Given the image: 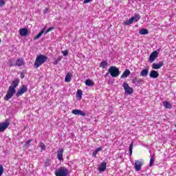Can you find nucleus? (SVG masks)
Here are the masks:
<instances>
[{"instance_id": "obj_6", "label": "nucleus", "mask_w": 176, "mask_h": 176, "mask_svg": "<svg viewBox=\"0 0 176 176\" xmlns=\"http://www.w3.org/2000/svg\"><path fill=\"white\" fill-rule=\"evenodd\" d=\"M144 166V160L140 159L139 160L135 161V166L134 168L135 171H141V168Z\"/></svg>"}, {"instance_id": "obj_27", "label": "nucleus", "mask_w": 176, "mask_h": 176, "mask_svg": "<svg viewBox=\"0 0 176 176\" xmlns=\"http://www.w3.org/2000/svg\"><path fill=\"white\" fill-rule=\"evenodd\" d=\"M9 67H16V62L13 59H10L8 61Z\"/></svg>"}, {"instance_id": "obj_16", "label": "nucleus", "mask_w": 176, "mask_h": 176, "mask_svg": "<svg viewBox=\"0 0 176 176\" xmlns=\"http://www.w3.org/2000/svg\"><path fill=\"white\" fill-rule=\"evenodd\" d=\"M162 104L166 109H171V108H173V104H171L170 102L164 101Z\"/></svg>"}, {"instance_id": "obj_15", "label": "nucleus", "mask_w": 176, "mask_h": 176, "mask_svg": "<svg viewBox=\"0 0 176 176\" xmlns=\"http://www.w3.org/2000/svg\"><path fill=\"white\" fill-rule=\"evenodd\" d=\"M150 78H153V79L159 78V72H157L156 70L151 71L150 73Z\"/></svg>"}, {"instance_id": "obj_29", "label": "nucleus", "mask_w": 176, "mask_h": 176, "mask_svg": "<svg viewBox=\"0 0 176 176\" xmlns=\"http://www.w3.org/2000/svg\"><path fill=\"white\" fill-rule=\"evenodd\" d=\"M133 23H134V22H133L132 18L130 19H128V20H126V21H124V24L125 25H130V24H133Z\"/></svg>"}, {"instance_id": "obj_22", "label": "nucleus", "mask_w": 176, "mask_h": 176, "mask_svg": "<svg viewBox=\"0 0 176 176\" xmlns=\"http://www.w3.org/2000/svg\"><path fill=\"white\" fill-rule=\"evenodd\" d=\"M100 67L103 69L107 68L108 67V62H107V60H102L100 64Z\"/></svg>"}, {"instance_id": "obj_9", "label": "nucleus", "mask_w": 176, "mask_h": 176, "mask_svg": "<svg viewBox=\"0 0 176 176\" xmlns=\"http://www.w3.org/2000/svg\"><path fill=\"white\" fill-rule=\"evenodd\" d=\"M9 121L6 120V122L0 124V132L2 133L6 129H8L9 127Z\"/></svg>"}, {"instance_id": "obj_11", "label": "nucleus", "mask_w": 176, "mask_h": 176, "mask_svg": "<svg viewBox=\"0 0 176 176\" xmlns=\"http://www.w3.org/2000/svg\"><path fill=\"white\" fill-rule=\"evenodd\" d=\"M164 65L163 62L160 61L158 63H154L152 65L153 69H160Z\"/></svg>"}, {"instance_id": "obj_39", "label": "nucleus", "mask_w": 176, "mask_h": 176, "mask_svg": "<svg viewBox=\"0 0 176 176\" xmlns=\"http://www.w3.org/2000/svg\"><path fill=\"white\" fill-rule=\"evenodd\" d=\"M52 30H53V28H48L46 32H45V34H47L48 32H50V31H52Z\"/></svg>"}, {"instance_id": "obj_8", "label": "nucleus", "mask_w": 176, "mask_h": 176, "mask_svg": "<svg viewBox=\"0 0 176 176\" xmlns=\"http://www.w3.org/2000/svg\"><path fill=\"white\" fill-rule=\"evenodd\" d=\"M157 56H159V53L157 51L153 52L149 56L148 61L149 63H153L157 58Z\"/></svg>"}, {"instance_id": "obj_43", "label": "nucleus", "mask_w": 176, "mask_h": 176, "mask_svg": "<svg viewBox=\"0 0 176 176\" xmlns=\"http://www.w3.org/2000/svg\"><path fill=\"white\" fill-rule=\"evenodd\" d=\"M50 164H45V166H49Z\"/></svg>"}, {"instance_id": "obj_2", "label": "nucleus", "mask_w": 176, "mask_h": 176, "mask_svg": "<svg viewBox=\"0 0 176 176\" xmlns=\"http://www.w3.org/2000/svg\"><path fill=\"white\" fill-rule=\"evenodd\" d=\"M68 168L65 166H62L55 170V175L56 176H68Z\"/></svg>"}, {"instance_id": "obj_30", "label": "nucleus", "mask_w": 176, "mask_h": 176, "mask_svg": "<svg viewBox=\"0 0 176 176\" xmlns=\"http://www.w3.org/2000/svg\"><path fill=\"white\" fill-rule=\"evenodd\" d=\"M71 78H72V75L71 74H67L65 78V82H71Z\"/></svg>"}, {"instance_id": "obj_12", "label": "nucleus", "mask_w": 176, "mask_h": 176, "mask_svg": "<svg viewBox=\"0 0 176 176\" xmlns=\"http://www.w3.org/2000/svg\"><path fill=\"white\" fill-rule=\"evenodd\" d=\"M64 154V149L63 148H59L58 152H57V157L58 160L61 162V160H63V155Z\"/></svg>"}, {"instance_id": "obj_7", "label": "nucleus", "mask_w": 176, "mask_h": 176, "mask_svg": "<svg viewBox=\"0 0 176 176\" xmlns=\"http://www.w3.org/2000/svg\"><path fill=\"white\" fill-rule=\"evenodd\" d=\"M27 90H28L27 85H22L16 92V96L20 97V96H23V94H24Z\"/></svg>"}, {"instance_id": "obj_3", "label": "nucleus", "mask_w": 176, "mask_h": 176, "mask_svg": "<svg viewBox=\"0 0 176 176\" xmlns=\"http://www.w3.org/2000/svg\"><path fill=\"white\" fill-rule=\"evenodd\" d=\"M109 72L112 78H118L120 75V71L116 66H111L109 68Z\"/></svg>"}, {"instance_id": "obj_1", "label": "nucleus", "mask_w": 176, "mask_h": 176, "mask_svg": "<svg viewBox=\"0 0 176 176\" xmlns=\"http://www.w3.org/2000/svg\"><path fill=\"white\" fill-rule=\"evenodd\" d=\"M47 61V56L45 55L40 54L38 55L35 60L34 62V68H39L41 65H43V64H45Z\"/></svg>"}, {"instance_id": "obj_13", "label": "nucleus", "mask_w": 176, "mask_h": 176, "mask_svg": "<svg viewBox=\"0 0 176 176\" xmlns=\"http://www.w3.org/2000/svg\"><path fill=\"white\" fill-rule=\"evenodd\" d=\"M19 35L21 36H27L28 35V30L27 28H21L19 30Z\"/></svg>"}, {"instance_id": "obj_40", "label": "nucleus", "mask_w": 176, "mask_h": 176, "mask_svg": "<svg viewBox=\"0 0 176 176\" xmlns=\"http://www.w3.org/2000/svg\"><path fill=\"white\" fill-rule=\"evenodd\" d=\"M92 156L94 157H97V153L96 151H94V153H92Z\"/></svg>"}, {"instance_id": "obj_28", "label": "nucleus", "mask_w": 176, "mask_h": 176, "mask_svg": "<svg viewBox=\"0 0 176 176\" xmlns=\"http://www.w3.org/2000/svg\"><path fill=\"white\" fill-rule=\"evenodd\" d=\"M148 69H143L140 73V75L142 76H148Z\"/></svg>"}, {"instance_id": "obj_21", "label": "nucleus", "mask_w": 176, "mask_h": 176, "mask_svg": "<svg viewBox=\"0 0 176 176\" xmlns=\"http://www.w3.org/2000/svg\"><path fill=\"white\" fill-rule=\"evenodd\" d=\"M140 19H141V16H140V14H135V15L132 17L133 23H137V21H138Z\"/></svg>"}, {"instance_id": "obj_35", "label": "nucleus", "mask_w": 176, "mask_h": 176, "mask_svg": "<svg viewBox=\"0 0 176 176\" xmlns=\"http://www.w3.org/2000/svg\"><path fill=\"white\" fill-rule=\"evenodd\" d=\"M3 174V166L0 164V176H2Z\"/></svg>"}, {"instance_id": "obj_41", "label": "nucleus", "mask_w": 176, "mask_h": 176, "mask_svg": "<svg viewBox=\"0 0 176 176\" xmlns=\"http://www.w3.org/2000/svg\"><path fill=\"white\" fill-rule=\"evenodd\" d=\"M44 14H46V13H47V12H49V8H45L44 10Z\"/></svg>"}, {"instance_id": "obj_4", "label": "nucleus", "mask_w": 176, "mask_h": 176, "mask_svg": "<svg viewBox=\"0 0 176 176\" xmlns=\"http://www.w3.org/2000/svg\"><path fill=\"white\" fill-rule=\"evenodd\" d=\"M15 94L16 89L12 88V87H9L7 94L4 97V100H6V101L10 100V98H12V97H13V96H14Z\"/></svg>"}, {"instance_id": "obj_10", "label": "nucleus", "mask_w": 176, "mask_h": 176, "mask_svg": "<svg viewBox=\"0 0 176 176\" xmlns=\"http://www.w3.org/2000/svg\"><path fill=\"white\" fill-rule=\"evenodd\" d=\"M72 113H73V115H80V116H86V113H85V111H83L82 110H79V109L72 110Z\"/></svg>"}, {"instance_id": "obj_33", "label": "nucleus", "mask_w": 176, "mask_h": 176, "mask_svg": "<svg viewBox=\"0 0 176 176\" xmlns=\"http://www.w3.org/2000/svg\"><path fill=\"white\" fill-rule=\"evenodd\" d=\"M40 148L41 149V151H45V149L46 148V146H45V144H43V142H41L40 143Z\"/></svg>"}, {"instance_id": "obj_14", "label": "nucleus", "mask_w": 176, "mask_h": 176, "mask_svg": "<svg viewBox=\"0 0 176 176\" xmlns=\"http://www.w3.org/2000/svg\"><path fill=\"white\" fill-rule=\"evenodd\" d=\"M98 170L100 173L105 171V170H107V162H102L99 166Z\"/></svg>"}, {"instance_id": "obj_37", "label": "nucleus", "mask_w": 176, "mask_h": 176, "mask_svg": "<svg viewBox=\"0 0 176 176\" xmlns=\"http://www.w3.org/2000/svg\"><path fill=\"white\" fill-rule=\"evenodd\" d=\"M5 6V0H0V8Z\"/></svg>"}, {"instance_id": "obj_20", "label": "nucleus", "mask_w": 176, "mask_h": 176, "mask_svg": "<svg viewBox=\"0 0 176 176\" xmlns=\"http://www.w3.org/2000/svg\"><path fill=\"white\" fill-rule=\"evenodd\" d=\"M131 72L129 69H126L123 74L121 75V79H124L126 78H127V76H129V75H130Z\"/></svg>"}, {"instance_id": "obj_24", "label": "nucleus", "mask_w": 176, "mask_h": 176, "mask_svg": "<svg viewBox=\"0 0 176 176\" xmlns=\"http://www.w3.org/2000/svg\"><path fill=\"white\" fill-rule=\"evenodd\" d=\"M85 85L86 86H88L89 87H91V86H94V82H93L90 79H87L85 81Z\"/></svg>"}, {"instance_id": "obj_25", "label": "nucleus", "mask_w": 176, "mask_h": 176, "mask_svg": "<svg viewBox=\"0 0 176 176\" xmlns=\"http://www.w3.org/2000/svg\"><path fill=\"white\" fill-rule=\"evenodd\" d=\"M62 59H63L62 56H58L57 58H54L53 64L54 65H57L58 64V63H60V61H61Z\"/></svg>"}, {"instance_id": "obj_26", "label": "nucleus", "mask_w": 176, "mask_h": 176, "mask_svg": "<svg viewBox=\"0 0 176 176\" xmlns=\"http://www.w3.org/2000/svg\"><path fill=\"white\" fill-rule=\"evenodd\" d=\"M31 142H32V140H28L23 146L24 149H28V148H30V146L31 145Z\"/></svg>"}, {"instance_id": "obj_34", "label": "nucleus", "mask_w": 176, "mask_h": 176, "mask_svg": "<svg viewBox=\"0 0 176 176\" xmlns=\"http://www.w3.org/2000/svg\"><path fill=\"white\" fill-rule=\"evenodd\" d=\"M153 163H155V160H153V157H151L150 158V167L153 166Z\"/></svg>"}, {"instance_id": "obj_5", "label": "nucleus", "mask_w": 176, "mask_h": 176, "mask_svg": "<svg viewBox=\"0 0 176 176\" xmlns=\"http://www.w3.org/2000/svg\"><path fill=\"white\" fill-rule=\"evenodd\" d=\"M122 87H124L125 94H127L128 96H130V94H133V93H134V89L133 87H131L126 82L122 83Z\"/></svg>"}, {"instance_id": "obj_17", "label": "nucleus", "mask_w": 176, "mask_h": 176, "mask_svg": "<svg viewBox=\"0 0 176 176\" xmlns=\"http://www.w3.org/2000/svg\"><path fill=\"white\" fill-rule=\"evenodd\" d=\"M45 31H46V28H43V29L41 30V32H39L35 37H34V40L36 41V39H39V38H41L42 36V35H43V34L45 33Z\"/></svg>"}, {"instance_id": "obj_45", "label": "nucleus", "mask_w": 176, "mask_h": 176, "mask_svg": "<svg viewBox=\"0 0 176 176\" xmlns=\"http://www.w3.org/2000/svg\"><path fill=\"white\" fill-rule=\"evenodd\" d=\"M175 127H176V125H175Z\"/></svg>"}, {"instance_id": "obj_32", "label": "nucleus", "mask_w": 176, "mask_h": 176, "mask_svg": "<svg viewBox=\"0 0 176 176\" xmlns=\"http://www.w3.org/2000/svg\"><path fill=\"white\" fill-rule=\"evenodd\" d=\"M129 155L130 156L133 155V142L129 145Z\"/></svg>"}, {"instance_id": "obj_23", "label": "nucleus", "mask_w": 176, "mask_h": 176, "mask_svg": "<svg viewBox=\"0 0 176 176\" xmlns=\"http://www.w3.org/2000/svg\"><path fill=\"white\" fill-rule=\"evenodd\" d=\"M83 94V91L81 89H78L76 93V98H78V100H82V96Z\"/></svg>"}, {"instance_id": "obj_42", "label": "nucleus", "mask_w": 176, "mask_h": 176, "mask_svg": "<svg viewBox=\"0 0 176 176\" xmlns=\"http://www.w3.org/2000/svg\"><path fill=\"white\" fill-rule=\"evenodd\" d=\"M21 79H24V74H21Z\"/></svg>"}, {"instance_id": "obj_36", "label": "nucleus", "mask_w": 176, "mask_h": 176, "mask_svg": "<svg viewBox=\"0 0 176 176\" xmlns=\"http://www.w3.org/2000/svg\"><path fill=\"white\" fill-rule=\"evenodd\" d=\"M61 53L65 57H67V56H68V50L62 51Z\"/></svg>"}, {"instance_id": "obj_44", "label": "nucleus", "mask_w": 176, "mask_h": 176, "mask_svg": "<svg viewBox=\"0 0 176 176\" xmlns=\"http://www.w3.org/2000/svg\"><path fill=\"white\" fill-rule=\"evenodd\" d=\"M0 43H1V39H0Z\"/></svg>"}, {"instance_id": "obj_19", "label": "nucleus", "mask_w": 176, "mask_h": 176, "mask_svg": "<svg viewBox=\"0 0 176 176\" xmlns=\"http://www.w3.org/2000/svg\"><path fill=\"white\" fill-rule=\"evenodd\" d=\"M21 65H24V61L23 60V58H19L16 62H15V67H21Z\"/></svg>"}, {"instance_id": "obj_18", "label": "nucleus", "mask_w": 176, "mask_h": 176, "mask_svg": "<svg viewBox=\"0 0 176 176\" xmlns=\"http://www.w3.org/2000/svg\"><path fill=\"white\" fill-rule=\"evenodd\" d=\"M19 82L20 81L19 80V79H17V78L14 79V81L12 82V85L10 86V87L16 89V87H17L19 86Z\"/></svg>"}, {"instance_id": "obj_31", "label": "nucleus", "mask_w": 176, "mask_h": 176, "mask_svg": "<svg viewBox=\"0 0 176 176\" xmlns=\"http://www.w3.org/2000/svg\"><path fill=\"white\" fill-rule=\"evenodd\" d=\"M139 34H140V35H147L148 34V30L146 29H142L139 31Z\"/></svg>"}, {"instance_id": "obj_38", "label": "nucleus", "mask_w": 176, "mask_h": 176, "mask_svg": "<svg viewBox=\"0 0 176 176\" xmlns=\"http://www.w3.org/2000/svg\"><path fill=\"white\" fill-rule=\"evenodd\" d=\"M100 151H102V147H98L96 150L95 152L98 153V152H100Z\"/></svg>"}]
</instances>
